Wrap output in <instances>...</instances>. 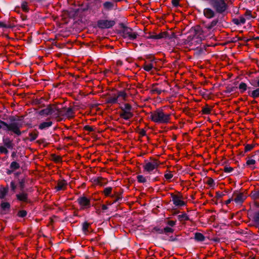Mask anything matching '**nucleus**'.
<instances>
[{
    "instance_id": "obj_1",
    "label": "nucleus",
    "mask_w": 259,
    "mask_h": 259,
    "mask_svg": "<svg viewBox=\"0 0 259 259\" xmlns=\"http://www.w3.org/2000/svg\"><path fill=\"white\" fill-rule=\"evenodd\" d=\"M150 119L157 123H167L170 120V114H165L162 109L158 108L150 112Z\"/></svg>"
},
{
    "instance_id": "obj_2",
    "label": "nucleus",
    "mask_w": 259,
    "mask_h": 259,
    "mask_svg": "<svg viewBox=\"0 0 259 259\" xmlns=\"http://www.w3.org/2000/svg\"><path fill=\"white\" fill-rule=\"evenodd\" d=\"M211 8L219 15L223 16L227 13L228 5L225 0H207Z\"/></svg>"
},
{
    "instance_id": "obj_3",
    "label": "nucleus",
    "mask_w": 259,
    "mask_h": 259,
    "mask_svg": "<svg viewBox=\"0 0 259 259\" xmlns=\"http://www.w3.org/2000/svg\"><path fill=\"white\" fill-rule=\"evenodd\" d=\"M120 27L122 29L121 33L122 36L124 39L130 40H135L139 35L137 32H134L133 30L127 26H126L123 23L119 24Z\"/></svg>"
},
{
    "instance_id": "obj_4",
    "label": "nucleus",
    "mask_w": 259,
    "mask_h": 259,
    "mask_svg": "<svg viewBox=\"0 0 259 259\" xmlns=\"http://www.w3.org/2000/svg\"><path fill=\"white\" fill-rule=\"evenodd\" d=\"M0 123L4 126L3 130L5 131H12L18 136H20L22 132L20 129L23 126L22 123H7L6 122L0 120Z\"/></svg>"
},
{
    "instance_id": "obj_5",
    "label": "nucleus",
    "mask_w": 259,
    "mask_h": 259,
    "mask_svg": "<svg viewBox=\"0 0 259 259\" xmlns=\"http://www.w3.org/2000/svg\"><path fill=\"white\" fill-rule=\"evenodd\" d=\"M119 108L121 110L119 116L121 118L128 120L134 116V113L132 112L133 107L131 104L125 103L123 106H120Z\"/></svg>"
},
{
    "instance_id": "obj_6",
    "label": "nucleus",
    "mask_w": 259,
    "mask_h": 259,
    "mask_svg": "<svg viewBox=\"0 0 259 259\" xmlns=\"http://www.w3.org/2000/svg\"><path fill=\"white\" fill-rule=\"evenodd\" d=\"M116 22L114 20H99L97 22L98 27L101 29H109L115 25Z\"/></svg>"
},
{
    "instance_id": "obj_7",
    "label": "nucleus",
    "mask_w": 259,
    "mask_h": 259,
    "mask_svg": "<svg viewBox=\"0 0 259 259\" xmlns=\"http://www.w3.org/2000/svg\"><path fill=\"white\" fill-rule=\"evenodd\" d=\"M56 111V109H55V106L52 104H49L47 106L46 108L40 110L38 112V114L40 115H53L54 116V113Z\"/></svg>"
},
{
    "instance_id": "obj_8",
    "label": "nucleus",
    "mask_w": 259,
    "mask_h": 259,
    "mask_svg": "<svg viewBox=\"0 0 259 259\" xmlns=\"http://www.w3.org/2000/svg\"><path fill=\"white\" fill-rule=\"evenodd\" d=\"M77 201L82 209L91 207L90 200L84 196L79 197L77 199Z\"/></svg>"
},
{
    "instance_id": "obj_9",
    "label": "nucleus",
    "mask_w": 259,
    "mask_h": 259,
    "mask_svg": "<svg viewBox=\"0 0 259 259\" xmlns=\"http://www.w3.org/2000/svg\"><path fill=\"white\" fill-rule=\"evenodd\" d=\"M158 166L159 163L157 160L154 159L152 162H147L143 166V168L145 171L150 172L154 169L156 168Z\"/></svg>"
},
{
    "instance_id": "obj_10",
    "label": "nucleus",
    "mask_w": 259,
    "mask_h": 259,
    "mask_svg": "<svg viewBox=\"0 0 259 259\" xmlns=\"http://www.w3.org/2000/svg\"><path fill=\"white\" fill-rule=\"evenodd\" d=\"M203 13L204 17L209 19L214 18L217 14H218L214 9L210 8L204 9Z\"/></svg>"
},
{
    "instance_id": "obj_11",
    "label": "nucleus",
    "mask_w": 259,
    "mask_h": 259,
    "mask_svg": "<svg viewBox=\"0 0 259 259\" xmlns=\"http://www.w3.org/2000/svg\"><path fill=\"white\" fill-rule=\"evenodd\" d=\"M233 197H235L233 198L234 201L237 204H241L246 199V196L244 195L242 193H238L237 191H235L233 193L232 195Z\"/></svg>"
},
{
    "instance_id": "obj_12",
    "label": "nucleus",
    "mask_w": 259,
    "mask_h": 259,
    "mask_svg": "<svg viewBox=\"0 0 259 259\" xmlns=\"http://www.w3.org/2000/svg\"><path fill=\"white\" fill-rule=\"evenodd\" d=\"M16 198L20 201L27 203L30 202V200H29L28 197V194L26 191H20V192L16 195Z\"/></svg>"
},
{
    "instance_id": "obj_13",
    "label": "nucleus",
    "mask_w": 259,
    "mask_h": 259,
    "mask_svg": "<svg viewBox=\"0 0 259 259\" xmlns=\"http://www.w3.org/2000/svg\"><path fill=\"white\" fill-rule=\"evenodd\" d=\"M171 196L172 198L173 203L176 206H182L186 205V203L180 199L179 196L171 193Z\"/></svg>"
},
{
    "instance_id": "obj_14",
    "label": "nucleus",
    "mask_w": 259,
    "mask_h": 259,
    "mask_svg": "<svg viewBox=\"0 0 259 259\" xmlns=\"http://www.w3.org/2000/svg\"><path fill=\"white\" fill-rule=\"evenodd\" d=\"M3 142L4 145L7 148L11 150L14 149V144L13 143V141L11 140L8 137H3Z\"/></svg>"
},
{
    "instance_id": "obj_15",
    "label": "nucleus",
    "mask_w": 259,
    "mask_h": 259,
    "mask_svg": "<svg viewBox=\"0 0 259 259\" xmlns=\"http://www.w3.org/2000/svg\"><path fill=\"white\" fill-rule=\"evenodd\" d=\"M220 20V19L218 18L217 19H213L211 22L208 23H204V26L207 30H210L212 29L214 26H215L218 23H219Z\"/></svg>"
},
{
    "instance_id": "obj_16",
    "label": "nucleus",
    "mask_w": 259,
    "mask_h": 259,
    "mask_svg": "<svg viewBox=\"0 0 259 259\" xmlns=\"http://www.w3.org/2000/svg\"><path fill=\"white\" fill-rule=\"evenodd\" d=\"M114 3L110 1H106L103 3V10L102 12L103 13V11H109L114 9Z\"/></svg>"
},
{
    "instance_id": "obj_17",
    "label": "nucleus",
    "mask_w": 259,
    "mask_h": 259,
    "mask_svg": "<svg viewBox=\"0 0 259 259\" xmlns=\"http://www.w3.org/2000/svg\"><path fill=\"white\" fill-rule=\"evenodd\" d=\"M123 193V190H120V192H114V195L112 196V198L113 199L112 203L119 202L122 200V197L121 196ZM111 204V203H110Z\"/></svg>"
},
{
    "instance_id": "obj_18",
    "label": "nucleus",
    "mask_w": 259,
    "mask_h": 259,
    "mask_svg": "<svg viewBox=\"0 0 259 259\" xmlns=\"http://www.w3.org/2000/svg\"><path fill=\"white\" fill-rule=\"evenodd\" d=\"M55 109H56V111L54 113V117H58L60 116H65L66 107L60 109L58 107L55 106Z\"/></svg>"
},
{
    "instance_id": "obj_19",
    "label": "nucleus",
    "mask_w": 259,
    "mask_h": 259,
    "mask_svg": "<svg viewBox=\"0 0 259 259\" xmlns=\"http://www.w3.org/2000/svg\"><path fill=\"white\" fill-rule=\"evenodd\" d=\"M52 125L53 122L51 121L42 122L38 125V128L43 130L51 127Z\"/></svg>"
},
{
    "instance_id": "obj_20",
    "label": "nucleus",
    "mask_w": 259,
    "mask_h": 259,
    "mask_svg": "<svg viewBox=\"0 0 259 259\" xmlns=\"http://www.w3.org/2000/svg\"><path fill=\"white\" fill-rule=\"evenodd\" d=\"M67 184V182L64 180H62L58 181L57 186L55 187V189L57 191H60L63 189V188Z\"/></svg>"
},
{
    "instance_id": "obj_21",
    "label": "nucleus",
    "mask_w": 259,
    "mask_h": 259,
    "mask_svg": "<svg viewBox=\"0 0 259 259\" xmlns=\"http://www.w3.org/2000/svg\"><path fill=\"white\" fill-rule=\"evenodd\" d=\"M194 239L197 242H202L205 239V237L201 233L196 232L194 234Z\"/></svg>"
},
{
    "instance_id": "obj_22",
    "label": "nucleus",
    "mask_w": 259,
    "mask_h": 259,
    "mask_svg": "<svg viewBox=\"0 0 259 259\" xmlns=\"http://www.w3.org/2000/svg\"><path fill=\"white\" fill-rule=\"evenodd\" d=\"M24 116H21L20 117L16 118L14 116H11L9 117V120L11 122L10 123H22L21 121L23 120Z\"/></svg>"
},
{
    "instance_id": "obj_23",
    "label": "nucleus",
    "mask_w": 259,
    "mask_h": 259,
    "mask_svg": "<svg viewBox=\"0 0 259 259\" xmlns=\"http://www.w3.org/2000/svg\"><path fill=\"white\" fill-rule=\"evenodd\" d=\"M18 186L20 191H25V183L26 181L24 178L22 179H18Z\"/></svg>"
},
{
    "instance_id": "obj_24",
    "label": "nucleus",
    "mask_w": 259,
    "mask_h": 259,
    "mask_svg": "<svg viewBox=\"0 0 259 259\" xmlns=\"http://www.w3.org/2000/svg\"><path fill=\"white\" fill-rule=\"evenodd\" d=\"M112 189H113L111 187H108L104 188L103 190V193L104 195L106 197L109 196L112 198V196L114 195V193L112 194Z\"/></svg>"
},
{
    "instance_id": "obj_25",
    "label": "nucleus",
    "mask_w": 259,
    "mask_h": 259,
    "mask_svg": "<svg viewBox=\"0 0 259 259\" xmlns=\"http://www.w3.org/2000/svg\"><path fill=\"white\" fill-rule=\"evenodd\" d=\"M246 20L243 17H240V19L234 18L232 20V22L234 24L239 25L240 24H243L245 23Z\"/></svg>"
},
{
    "instance_id": "obj_26",
    "label": "nucleus",
    "mask_w": 259,
    "mask_h": 259,
    "mask_svg": "<svg viewBox=\"0 0 259 259\" xmlns=\"http://www.w3.org/2000/svg\"><path fill=\"white\" fill-rule=\"evenodd\" d=\"M38 132L36 130H34L33 132L29 133V136L30 137L29 139L30 141L32 142L35 140L38 136Z\"/></svg>"
},
{
    "instance_id": "obj_27",
    "label": "nucleus",
    "mask_w": 259,
    "mask_h": 259,
    "mask_svg": "<svg viewBox=\"0 0 259 259\" xmlns=\"http://www.w3.org/2000/svg\"><path fill=\"white\" fill-rule=\"evenodd\" d=\"M118 102L117 97H109L106 99V103L108 104H114L117 103Z\"/></svg>"
},
{
    "instance_id": "obj_28",
    "label": "nucleus",
    "mask_w": 259,
    "mask_h": 259,
    "mask_svg": "<svg viewBox=\"0 0 259 259\" xmlns=\"http://www.w3.org/2000/svg\"><path fill=\"white\" fill-rule=\"evenodd\" d=\"M93 179L95 183L99 184L100 185H104L107 183V182L104 183L103 182V181H105V179L102 177H96L93 178Z\"/></svg>"
},
{
    "instance_id": "obj_29",
    "label": "nucleus",
    "mask_w": 259,
    "mask_h": 259,
    "mask_svg": "<svg viewBox=\"0 0 259 259\" xmlns=\"http://www.w3.org/2000/svg\"><path fill=\"white\" fill-rule=\"evenodd\" d=\"M238 88L240 90V92L241 93H244L245 91H246L247 90V89H251L250 87H247L246 83H245V82H240V83L239 85Z\"/></svg>"
},
{
    "instance_id": "obj_30",
    "label": "nucleus",
    "mask_w": 259,
    "mask_h": 259,
    "mask_svg": "<svg viewBox=\"0 0 259 259\" xmlns=\"http://www.w3.org/2000/svg\"><path fill=\"white\" fill-rule=\"evenodd\" d=\"M226 90L223 91V93L226 94H230L233 92H234L237 89V87H232L230 85H228L226 87Z\"/></svg>"
},
{
    "instance_id": "obj_31",
    "label": "nucleus",
    "mask_w": 259,
    "mask_h": 259,
    "mask_svg": "<svg viewBox=\"0 0 259 259\" xmlns=\"http://www.w3.org/2000/svg\"><path fill=\"white\" fill-rule=\"evenodd\" d=\"M167 37H168V33L167 31L161 32L160 33L156 34V39L167 38Z\"/></svg>"
},
{
    "instance_id": "obj_32",
    "label": "nucleus",
    "mask_w": 259,
    "mask_h": 259,
    "mask_svg": "<svg viewBox=\"0 0 259 259\" xmlns=\"http://www.w3.org/2000/svg\"><path fill=\"white\" fill-rule=\"evenodd\" d=\"M8 192V188H0V198L3 199L5 197Z\"/></svg>"
},
{
    "instance_id": "obj_33",
    "label": "nucleus",
    "mask_w": 259,
    "mask_h": 259,
    "mask_svg": "<svg viewBox=\"0 0 259 259\" xmlns=\"http://www.w3.org/2000/svg\"><path fill=\"white\" fill-rule=\"evenodd\" d=\"M91 224L88 222H84L82 224V231L83 233H87L89 232V228Z\"/></svg>"
},
{
    "instance_id": "obj_34",
    "label": "nucleus",
    "mask_w": 259,
    "mask_h": 259,
    "mask_svg": "<svg viewBox=\"0 0 259 259\" xmlns=\"http://www.w3.org/2000/svg\"><path fill=\"white\" fill-rule=\"evenodd\" d=\"M19 164L16 161H13L10 165V168L12 170L18 169L20 168Z\"/></svg>"
},
{
    "instance_id": "obj_35",
    "label": "nucleus",
    "mask_w": 259,
    "mask_h": 259,
    "mask_svg": "<svg viewBox=\"0 0 259 259\" xmlns=\"http://www.w3.org/2000/svg\"><path fill=\"white\" fill-rule=\"evenodd\" d=\"M73 109L72 107H69L67 109H66L65 116H66L68 117H73Z\"/></svg>"
},
{
    "instance_id": "obj_36",
    "label": "nucleus",
    "mask_w": 259,
    "mask_h": 259,
    "mask_svg": "<svg viewBox=\"0 0 259 259\" xmlns=\"http://www.w3.org/2000/svg\"><path fill=\"white\" fill-rule=\"evenodd\" d=\"M1 208L3 210H9L10 208V204L7 202H3L1 204Z\"/></svg>"
},
{
    "instance_id": "obj_37",
    "label": "nucleus",
    "mask_w": 259,
    "mask_h": 259,
    "mask_svg": "<svg viewBox=\"0 0 259 259\" xmlns=\"http://www.w3.org/2000/svg\"><path fill=\"white\" fill-rule=\"evenodd\" d=\"M14 27V25H12L10 24H6L4 22L0 21V27L4 28L6 29L8 28H12Z\"/></svg>"
},
{
    "instance_id": "obj_38",
    "label": "nucleus",
    "mask_w": 259,
    "mask_h": 259,
    "mask_svg": "<svg viewBox=\"0 0 259 259\" xmlns=\"http://www.w3.org/2000/svg\"><path fill=\"white\" fill-rule=\"evenodd\" d=\"M116 97H117V99L119 97H121L124 101H125L127 97V94L124 91H118V94Z\"/></svg>"
},
{
    "instance_id": "obj_39",
    "label": "nucleus",
    "mask_w": 259,
    "mask_h": 259,
    "mask_svg": "<svg viewBox=\"0 0 259 259\" xmlns=\"http://www.w3.org/2000/svg\"><path fill=\"white\" fill-rule=\"evenodd\" d=\"M178 218L180 221L185 220L188 221L190 220L189 217L186 213L180 214L178 216Z\"/></svg>"
},
{
    "instance_id": "obj_40",
    "label": "nucleus",
    "mask_w": 259,
    "mask_h": 259,
    "mask_svg": "<svg viewBox=\"0 0 259 259\" xmlns=\"http://www.w3.org/2000/svg\"><path fill=\"white\" fill-rule=\"evenodd\" d=\"M251 97L254 99L259 97V88H257L251 92Z\"/></svg>"
},
{
    "instance_id": "obj_41",
    "label": "nucleus",
    "mask_w": 259,
    "mask_h": 259,
    "mask_svg": "<svg viewBox=\"0 0 259 259\" xmlns=\"http://www.w3.org/2000/svg\"><path fill=\"white\" fill-rule=\"evenodd\" d=\"M211 108H209L208 105L202 108V112L204 114H209L211 111Z\"/></svg>"
},
{
    "instance_id": "obj_42",
    "label": "nucleus",
    "mask_w": 259,
    "mask_h": 259,
    "mask_svg": "<svg viewBox=\"0 0 259 259\" xmlns=\"http://www.w3.org/2000/svg\"><path fill=\"white\" fill-rule=\"evenodd\" d=\"M154 67L152 63L149 64H145L143 66V69L146 71H150Z\"/></svg>"
},
{
    "instance_id": "obj_43",
    "label": "nucleus",
    "mask_w": 259,
    "mask_h": 259,
    "mask_svg": "<svg viewBox=\"0 0 259 259\" xmlns=\"http://www.w3.org/2000/svg\"><path fill=\"white\" fill-rule=\"evenodd\" d=\"M89 8H90V6L88 4L87 5L84 7L83 8H78L77 9H76L75 11V12L76 13H78L79 12H86L89 9Z\"/></svg>"
},
{
    "instance_id": "obj_44",
    "label": "nucleus",
    "mask_w": 259,
    "mask_h": 259,
    "mask_svg": "<svg viewBox=\"0 0 259 259\" xmlns=\"http://www.w3.org/2000/svg\"><path fill=\"white\" fill-rule=\"evenodd\" d=\"M27 214V211L25 210H20L18 212L17 216L20 218H23L26 216Z\"/></svg>"
},
{
    "instance_id": "obj_45",
    "label": "nucleus",
    "mask_w": 259,
    "mask_h": 259,
    "mask_svg": "<svg viewBox=\"0 0 259 259\" xmlns=\"http://www.w3.org/2000/svg\"><path fill=\"white\" fill-rule=\"evenodd\" d=\"M137 181L140 183H145L147 182L146 178L142 175H138L137 177Z\"/></svg>"
},
{
    "instance_id": "obj_46",
    "label": "nucleus",
    "mask_w": 259,
    "mask_h": 259,
    "mask_svg": "<svg viewBox=\"0 0 259 259\" xmlns=\"http://www.w3.org/2000/svg\"><path fill=\"white\" fill-rule=\"evenodd\" d=\"M152 232H157V233L158 234H163V229H161L160 228L157 227V226H156V227H154L152 231H151Z\"/></svg>"
},
{
    "instance_id": "obj_47",
    "label": "nucleus",
    "mask_w": 259,
    "mask_h": 259,
    "mask_svg": "<svg viewBox=\"0 0 259 259\" xmlns=\"http://www.w3.org/2000/svg\"><path fill=\"white\" fill-rule=\"evenodd\" d=\"M163 233H164L165 234H167L168 233H173L174 231V230L172 228L167 226L163 229Z\"/></svg>"
},
{
    "instance_id": "obj_48",
    "label": "nucleus",
    "mask_w": 259,
    "mask_h": 259,
    "mask_svg": "<svg viewBox=\"0 0 259 259\" xmlns=\"http://www.w3.org/2000/svg\"><path fill=\"white\" fill-rule=\"evenodd\" d=\"M165 92L164 90H162L161 89H159L157 88H154L151 91V92L152 94H155V93H156L158 95H160L161 94L162 92Z\"/></svg>"
},
{
    "instance_id": "obj_49",
    "label": "nucleus",
    "mask_w": 259,
    "mask_h": 259,
    "mask_svg": "<svg viewBox=\"0 0 259 259\" xmlns=\"http://www.w3.org/2000/svg\"><path fill=\"white\" fill-rule=\"evenodd\" d=\"M8 148L4 146H0V154H7L9 153Z\"/></svg>"
},
{
    "instance_id": "obj_50",
    "label": "nucleus",
    "mask_w": 259,
    "mask_h": 259,
    "mask_svg": "<svg viewBox=\"0 0 259 259\" xmlns=\"http://www.w3.org/2000/svg\"><path fill=\"white\" fill-rule=\"evenodd\" d=\"M253 220L254 222L259 226V211L257 212H256L254 214L253 216Z\"/></svg>"
},
{
    "instance_id": "obj_51",
    "label": "nucleus",
    "mask_w": 259,
    "mask_h": 259,
    "mask_svg": "<svg viewBox=\"0 0 259 259\" xmlns=\"http://www.w3.org/2000/svg\"><path fill=\"white\" fill-rule=\"evenodd\" d=\"M234 170V168L232 167L228 166L227 165H225L224 168V171L226 173H230Z\"/></svg>"
},
{
    "instance_id": "obj_52",
    "label": "nucleus",
    "mask_w": 259,
    "mask_h": 259,
    "mask_svg": "<svg viewBox=\"0 0 259 259\" xmlns=\"http://www.w3.org/2000/svg\"><path fill=\"white\" fill-rule=\"evenodd\" d=\"M254 147V145L247 144L245 146L244 152H247L251 151Z\"/></svg>"
},
{
    "instance_id": "obj_53",
    "label": "nucleus",
    "mask_w": 259,
    "mask_h": 259,
    "mask_svg": "<svg viewBox=\"0 0 259 259\" xmlns=\"http://www.w3.org/2000/svg\"><path fill=\"white\" fill-rule=\"evenodd\" d=\"M251 196L254 199H259V191L251 192Z\"/></svg>"
},
{
    "instance_id": "obj_54",
    "label": "nucleus",
    "mask_w": 259,
    "mask_h": 259,
    "mask_svg": "<svg viewBox=\"0 0 259 259\" xmlns=\"http://www.w3.org/2000/svg\"><path fill=\"white\" fill-rule=\"evenodd\" d=\"M208 180L206 182V184H208L210 187H214V186H215V183L214 180L211 178H208Z\"/></svg>"
},
{
    "instance_id": "obj_55",
    "label": "nucleus",
    "mask_w": 259,
    "mask_h": 259,
    "mask_svg": "<svg viewBox=\"0 0 259 259\" xmlns=\"http://www.w3.org/2000/svg\"><path fill=\"white\" fill-rule=\"evenodd\" d=\"M195 35H200L201 33L202 30L200 26H196L194 28Z\"/></svg>"
},
{
    "instance_id": "obj_56",
    "label": "nucleus",
    "mask_w": 259,
    "mask_h": 259,
    "mask_svg": "<svg viewBox=\"0 0 259 259\" xmlns=\"http://www.w3.org/2000/svg\"><path fill=\"white\" fill-rule=\"evenodd\" d=\"M52 157L54 161L56 162H58L61 161V157L59 156H57L55 154H52Z\"/></svg>"
},
{
    "instance_id": "obj_57",
    "label": "nucleus",
    "mask_w": 259,
    "mask_h": 259,
    "mask_svg": "<svg viewBox=\"0 0 259 259\" xmlns=\"http://www.w3.org/2000/svg\"><path fill=\"white\" fill-rule=\"evenodd\" d=\"M21 8L22 10L25 12L28 11V8L27 6V3L26 2H23L21 4Z\"/></svg>"
},
{
    "instance_id": "obj_58",
    "label": "nucleus",
    "mask_w": 259,
    "mask_h": 259,
    "mask_svg": "<svg viewBox=\"0 0 259 259\" xmlns=\"http://www.w3.org/2000/svg\"><path fill=\"white\" fill-rule=\"evenodd\" d=\"M178 236H179L178 235H176V237H174L172 236H171L168 239V241H169V242H176V241H178L179 240V239L178 238Z\"/></svg>"
},
{
    "instance_id": "obj_59",
    "label": "nucleus",
    "mask_w": 259,
    "mask_h": 259,
    "mask_svg": "<svg viewBox=\"0 0 259 259\" xmlns=\"http://www.w3.org/2000/svg\"><path fill=\"white\" fill-rule=\"evenodd\" d=\"M147 39H156V34H154L152 32H149L148 36H146Z\"/></svg>"
},
{
    "instance_id": "obj_60",
    "label": "nucleus",
    "mask_w": 259,
    "mask_h": 259,
    "mask_svg": "<svg viewBox=\"0 0 259 259\" xmlns=\"http://www.w3.org/2000/svg\"><path fill=\"white\" fill-rule=\"evenodd\" d=\"M10 187L11 188V190L13 192H15L16 189V185L15 184L14 181H12L10 183Z\"/></svg>"
},
{
    "instance_id": "obj_61",
    "label": "nucleus",
    "mask_w": 259,
    "mask_h": 259,
    "mask_svg": "<svg viewBox=\"0 0 259 259\" xmlns=\"http://www.w3.org/2000/svg\"><path fill=\"white\" fill-rule=\"evenodd\" d=\"M245 16H246V17L247 18V19H250L251 18H252V15H251V12L249 10H247L245 13Z\"/></svg>"
},
{
    "instance_id": "obj_62",
    "label": "nucleus",
    "mask_w": 259,
    "mask_h": 259,
    "mask_svg": "<svg viewBox=\"0 0 259 259\" xmlns=\"http://www.w3.org/2000/svg\"><path fill=\"white\" fill-rule=\"evenodd\" d=\"M256 161L254 159H248L247 160L246 164L247 165H253L255 163Z\"/></svg>"
},
{
    "instance_id": "obj_63",
    "label": "nucleus",
    "mask_w": 259,
    "mask_h": 259,
    "mask_svg": "<svg viewBox=\"0 0 259 259\" xmlns=\"http://www.w3.org/2000/svg\"><path fill=\"white\" fill-rule=\"evenodd\" d=\"M44 99L42 98L40 99H36L34 100L33 102L34 104L36 105H39L41 104L43 101Z\"/></svg>"
},
{
    "instance_id": "obj_64",
    "label": "nucleus",
    "mask_w": 259,
    "mask_h": 259,
    "mask_svg": "<svg viewBox=\"0 0 259 259\" xmlns=\"http://www.w3.org/2000/svg\"><path fill=\"white\" fill-rule=\"evenodd\" d=\"M173 177V175L171 174V173L169 172V173H167V174H165L164 175V178L167 180H170Z\"/></svg>"
}]
</instances>
